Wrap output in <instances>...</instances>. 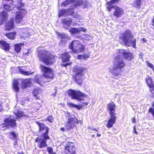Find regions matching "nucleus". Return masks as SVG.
Wrapping results in <instances>:
<instances>
[{"label": "nucleus", "instance_id": "obj_1", "mask_svg": "<svg viewBox=\"0 0 154 154\" xmlns=\"http://www.w3.org/2000/svg\"><path fill=\"white\" fill-rule=\"evenodd\" d=\"M35 123L38 126L39 132H42L45 131L42 133L41 137H36L35 139V142L36 143L38 142V146L40 148L47 147L48 145L47 141L50 139L49 135V128L44 123L36 121Z\"/></svg>", "mask_w": 154, "mask_h": 154}, {"label": "nucleus", "instance_id": "obj_2", "mask_svg": "<svg viewBox=\"0 0 154 154\" xmlns=\"http://www.w3.org/2000/svg\"><path fill=\"white\" fill-rule=\"evenodd\" d=\"M37 53L38 59L47 66L53 65L56 61L57 56L48 51L38 50Z\"/></svg>", "mask_w": 154, "mask_h": 154}, {"label": "nucleus", "instance_id": "obj_3", "mask_svg": "<svg viewBox=\"0 0 154 154\" xmlns=\"http://www.w3.org/2000/svg\"><path fill=\"white\" fill-rule=\"evenodd\" d=\"M124 45L127 47L132 46L136 48V40L134 38V35L130 29L126 30L121 34L119 37Z\"/></svg>", "mask_w": 154, "mask_h": 154}, {"label": "nucleus", "instance_id": "obj_4", "mask_svg": "<svg viewBox=\"0 0 154 154\" xmlns=\"http://www.w3.org/2000/svg\"><path fill=\"white\" fill-rule=\"evenodd\" d=\"M113 65V67L109 68V72L116 77L121 74L122 69L125 66V63L120 55H118L115 57Z\"/></svg>", "mask_w": 154, "mask_h": 154}, {"label": "nucleus", "instance_id": "obj_5", "mask_svg": "<svg viewBox=\"0 0 154 154\" xmlns=\"http://www.w3.org/2000/svg\"><path fill=\"white\" fill-rule=\"evenodd\" d=\"M87 68L82 66H76L73 68L72 70L73 72L75 73L72 75L73 80L81 86L82 84L85 74L87 72Z\"/></svg>", "mask_w": 154, "mask_h": 154}, {"label": "nucleus", "instance_id": "obj_6", "mask_svg": "<svg viewBox=\"0 0 154 154\" xmlns=\"http://www.w3.org/2000/svg\"><path fill=\"white\" fill-rule=\"evenodd\" d=\"M116 105L113 102H111L107 104V109L109 111L110 118L108 120L106 124V126L108 128L113 127V125L116 122Z\"/></svg>", "mask_w": 154, "mask_h": 154}, {"label": "nucleus", "instance_id": "obj_7", "mask_svg": "<svg viewBox=\"0 0 154 154\" xmlns=\"http://www.w3.org/2000/svg\"><path fill=\"white\" fill-rule=\"evenodd\" d=\"M20 0L17 3L18 6L16 7L17 9L19 10L16 12L15 17V21L17 23H20L23 20L24 17L27 14V11L25 9L22 8V7L25 6V4Z\"/></svg>", "mask_w": 154, "mask_h": 154}, {"label": "nucleus", "instance_id": "obj_8", "mask_svg": "<svg viewBox=\"0 0 154 154\" xmlns=\"http://www.w3.org/2000/svg\"><path fill=\"white\" fill-rule=\"evenodd\" d=\"M69 49L71 50V52L75 54L77 52H82L85 50V46L77 40L72 41L68 45Z\"/></svg>", "mask_w": 154, "mask_h": 154}, {"label": "nucleus", "instance_id": "obj_9", "mask_svg": "<svg viewBox=\"0 0 154 154\" xmlns=\"http://www.w3.org/2000/svg\"><path fill=\"white\" fill-rule=\"evenodd\" d=\"M41 70L43 72V76L47 79L52 80L55 77V74L53 69L49 67L41 65Z\"/></svg>", "mask_w": 154, "mask_h": 154}, {"label": "nucleus", "instance_id": "obj_10", "mask_svg": "<svg viewBox=\"0 0 154 154\" xmlns=\"http://www.w3.org/2000/svg\"><path fill=\"white\" fill-rule=\"evenodd\" d=\"M67 94L71 97L72 99H75L78 101L83 100V99L81 97L87 96L86 95L79 91H76L72 89L68 90Z\"/></svg>", "mask_w": 154, "mask_h": 154}, {"label": "nucleus", "instance_id": "obj_11", "mask_svg": "<svg viewBox=\"0 0 154 154\" xmlns=\"http://www.w3.org/2000/svg\"><path fill=\"white\" fill-rule=\"evenodd\" d=\"M79 122V121L76 117H70L68 118L65 126L66 129L69 130L75 127V124H77Z\"/></svg>", "mask_w": 154, "mask_h": 154}, {"label": "nucleus", "instance_id": "obj_12", "mask_svg": "<svg viewBox=\"0 0 154 154\" xmlns=\"http://www.w3.org/2000/svg\"><path fill=\"white\" fill-rule=\"evenodd\" d=\"M76 149L74 143L69 142L66 144L64 150L66 154H76Z\"/></svg>", "mask_w": 154, "mask_h": 154}, {"label": "nucleus", "instance_id": "obj_13", "mask_svg": "<svg viewBox=\"0 0 154 154\" xmlns=\"http://www.w3.org/2000/svg\"><path fill=\"white\" fill-rule=\"evenodd\" d=\"M119 54L122 55L124 59L129 60H131L134 58L132 54L130 52H127L126 50L120 49L119 50Z\"/></svg>", "mask_w": 154, "mask_h": 154}, {"label": "nucleus", "instance_id": "obj_14", "mask_svg": "<svg viewBox=\"0 0 154 154\" xmlns=\"http://www.w3.org/2000/svg\"><path fill=\"white\" fill-rule=\"evenodd\" d=\"M3 121L4 123H6L8 128H14L17 127L16 119L15 118L8 117L5 119Z\"/></svg>", "mask_w": 154, "mask_h": 154}, {"label": "nucleus", "instance_id": "obj_15", "mask_svg": "<svg viewBox=\"0 0 154 154\" xmlns=\"http://www.w3.org/2000/svg\"><path fill=\"white\" fill-rule=\"evenodd\" d=\"M31 78L22 79L21 82V88L23 89L31 87L32 85Z\"/></svg>", "mask_w": 154, "mask_h": 154}, {"label": "nucleus", "instance_id": "obj_16", "mask_svg": "<svg viewBox=\"0 0 154 154\" xmlns=\"http://www.w3.org/2000/svg\"><path fill=\"white\" fill-rule=\"evenodd\" d=\"M114 11L113 13V15L116 18L121 17L124 13V11L123 9L118 6H115L114 7Z\"/></svg>", "mask_w": 154, "mask_h": 154}, {"label": "nucleus", "instance_id": "obj_17", "mask_svg": "<svg viewBox=\"0 0 154 154\" xmlns=\"http://www.w3.org/2000/svg\"><path fill=\"white\" fill-rule=\"evenodd\" d=\"M71 55L69 54V51H66L60 54V59L63 63L68 62L70 61Z\"/></svg>", "mask_w": 154, "mask_h": 154}, {"label": "nucleus", "instance_id": "obj_18", "mask_svg": "<svg viewBox=\"0 0 154 154\" xmlns=\"http://www.w3.org/2000/svg\"><path fill=\"white\" fill-rule=\"evenodd\" d=\"M5 29L7 31H10L14 29L15 24L14 19L12 18L8 21L5 24Z\"/></svg>", "mask_w": 154, "mask_h": 154}, {"label": "nucleus", "instance_id": "obj_19", "mask_svg": "<svg viewBox=\"0 0 154 154\" xmlns=\"http://www.w3.org/2000/svg\"><path fill=\"white\" fill-rule=\"evenodd\" d=\"M26 67V66H18L17 68L18 69V70L20 73L24 75L28 76L30 75H32L34 73V72H31V71H24V70Z\"/></svg>", "mask_w": 154, "mask_h": 154}, {"label": "nucleus", "instance_id": "obj_20", "mask_svg": "<svg viewBox=\"0 0 154 154\" xmlns=\"http://www.w3.org/2000/svg\"><path fill=\"white\" fill-rule=\"evenodd\" d=\"M8 17V13L3 11L0 13V25H2L4 22L7 21Z\"/></svg>", "mask_w": 154, "mask_h": 154}, {"label": "nucleus", "instance_id": "obj_21", "mask_svg": "<svg viewBox=\"0 0 154 154\" xmlns=\"http://www.w3.org/2000/svg\"><path fill=\"white\" fill-rule=\"evenodd\" d=\"M0 47L5 51H7L10 49V45L3 40H0Z\"/></svg>", "mask_w": 154, "mask_h": 154}, {"label": "nucleus", "instance_id": "obj_22", "mask_svg": "<svg viewBox=\"0 0 154 154\" xmlns=\"http://www.w3.org/2000/svg\"><path fill=\"white\" fill-rule=\"evenodd\" d=\"M34 80L36 83L39 85H41V83H45L44 78L43 76L40 75H35Z\"/></svg>", "mask_w": 154, "mask_h": 154}, {"label": "nucleus", "instance_id": "obj_23", "mask_svg": "<svg viewBox=\"0 0 154 154\" xmlns=\"http://www.w3.org/2000/svg\"><path fill=\"white\" fill-rule=\"evenodd\" d=\"M5 134L8 135V137L10 139L15 140H17V137L18 136V135L13 131H10L9 133H6Z\"/></svg>", "mask_w": 154, "mask_h": 154}, {"label": "nucleus", "instance_id": "obj_24", "mask_svg": "<svg viewBox=\"0 0 154 154\" xmlns=\"http://www.w3.org/2000/svg\"><path fill=\"white\" fill-rule=\"evenodd\" d=\"M14 114L15 115L17 119H20L22 117H28V116L25 114L24 112L20 110H17Z\"/></svg>", "mask_w": 154, "mask_h": 154}, {"label": "nucleus", "instance_id": "obj_25", "mask_svg": "<svg viewBox=\"0 0 154 154\" xmlns=\"http://www.w3.org/2000/svg\"><path fill=\"white\" fill-rule=\"evenodd\" d=\"M39 89L37 88H35L32 91V93L33 96L35 98L36 100H39L41 99V98L40 95L41 94L39 92Z\"/></svg>", "mask_w": 154, "mask_h": 154}, {"label": "nucleus", "instance_id": "obj_26", "mask_svg": "<svg viewBox=\"0 0 154 154\" xmlns=\"http://www.w3.org/2000/svg\"><path fill=\"white\" fill-rule=\"evenodd\" d=\"M16 34V32H11L4 34V35L9 39L14 40L15 39Z\"/></svg>", "mask_w": 154, "mask_h": 154}, {"label": "nucleus", "instance_id": "obj_27", "mask_svg": "<svg viewBox=\"0 0 154 154\" xmlns=\"http://www.w3.org/2000/svg\"><path fill=\"white\" fill-rule=\"evenodd\" d=\"M19 82L17 80H14L13 84V87L14 91L17 93L19 90V87L18 86Z\"/></svg>", "mask_w": 154, "mask_h": 154}, {"label": "nucleus", "instance_id": "obj_28", "mask_svg": "<svg viewBox=\"0 0 154 154\" xmlns=\"http://www.w3.org/2000/svg\"><path fill=\"white\" fill-rule=\"evenodd\" d=\"M23 43H19L15 44L14 45V50L17 53L20 52L21 47L24 46Z\"/></svg>", "mask_w": 154, "mask_h": 154}, {"label": "nucleus", "instance_id": "obj_29", "mask_svg": "<svg viewBox=\"0 0 154 154\" xmlns=\"http://www.w3.org/2000/svg\"><path fill=\"white\" fill-rule=\"evenodd\" d=\"M58 37H60L62 40L63 39H68L69 37L67 34H66L64 33H59L58 32H56Z\"/></svg>", "mask_w": 154, "mask_h": 154}, {"label": "nucleus", "instance_id": "obj_30", "mask_svg": "<svg viewBox=\"0 0 154 154\" xmlns=\"http://www.w3.org/2000/svg\"><path fill=\"white\" fill-rule=\"evenodd\" d=\"M69 9H63L61 10H60L59 11V17H61L62 16H65L67 15V10H69Z\"/></svg>", "mask_w": 154, "mask_h": 154}, {"label": "nucleus", "instance_id": "obj_31", "mask_svg": "<svg viewBox=\"0 0 154 154\" xmlns=\"http://www.w3.org/2000/svg\"><path fill=\"white\" fill-rule=\"evenodd\" d=\"M62 23L63 25H66L68 26H69L71 24L72 20L71 19L69 20H67L66 19H63L62 20Z\"/></svg>", "mask_w": 154, "mask_h": 154}, {"label": "nucleus", "instance_id": "obj_32", "mask_svg": "<svg viewBox=\"0 0 154 154\" xmlns=\"http://www.w3.org/2000/svg\"><path fill=\"white\" fill-rule=\"evenodd\" d=\"M145 81L148 86L153 83V81L152 79L149 75L147 76V77L145 79Z\"/></svg>", "mask_w": 154, "mask_h": 154}, {"label": "nucleus", "instance_id": "obj_33", "mask_svg": "<svg viewBox=\"0 0 154 154\" xmlns=\"http://www.w3.org/2000/svg\"><path fill=\"white\" fill-rule=\"evenodd\" d=\"M68 105L71 107H75L78 109H80L82 108L83 106L82 105H77L75 104L72 103H68Z\"/></svg>", "mask_w": 154, "mask_h": 154}, {"label": "nucleus", "instance_id": "obj_34", "mask_svg": "<svg viewBox=\"0 0 154 154\" xmlns=\"http://www.w3.org/2000/svg\"><path fill=\"white\" fill-rule=\"evenodd\" d=\"M75 2V0H67L63 2L62 3L61 5L65 7L71 4L74 3Z\"/></svg>", "mask_w": 154, "mask_h": 154}, {"label": "nucleus", "instance_id": "obj_35", "mask_svg": "<svg viewBox=\"0 0 154 154\" xmlns=\"http://www.w3.org/2000/svg\"><path fill=\"white\" fill-rule=\"evenodd\" d=\"M69 32L72 34H75L80 33L81 30L77 28H72L69 30Z\"/></svg>", "mask_w": 154, "mask_h": 154}, {"label": "nucleus", "instance_id": "obj_36", "mask_svg": "<svg viewBox=\"0 0 154 154\" xmlns=\"http://www.w3.org/2000/svg\"><path fill=\"white\" fill-rule=\"evenodd\" d=\"M133 3L134 5V6L138 8H140L141 5L142 4L141 0H135L134 2Z\"/></svg>", "mask_w": 154, "mask_h": 154}, {"label": "nucleus", "instance_id": "obj_37", "mask_svg": "<svg viewBox=\"0 0 154 154\" xmlns=\"http://www.w3.org/2000/svg\"><path fill=\"white\" fill-rule=\"evenodd\" d=\"M75 2V3L74 5L75 7L77 6H80L81 5L83 4V2L82 0H77Z\"/></svg>", "mask_w": 154, "mask_h": 154}, {"label": "nucleus", "instance_id": "obj_38", "mask_svg": "<svg viewBox=\"0 0 154 154\" xmlns=\"http://www.w3.org/2000/svg\"><path fill=\"white\" fill-rule=\"evenodd\" d=\"M69 9L68 10H67V11H66V13L67 15H72L74 13V9L73 8H66V9Z\"/></svg>", "mask_w": 154, "mask_h": 154}, {"label": "nucleus", "instance_id": "obj_39", "mask_svg": "<svg viewBox=\"0 0 154 154\" xmlns=\"http://www.w3.org/2000/svg\"><path fill=\"white\" fill-rule=\"evenodd\" d=\"M8 128V126L6 124V123H4L0 125V130L1 131H4Z\"/></svg>", "mask_w": 154, "mask_h": 154}, {"label": "nucleus", "instance_id": "obj_40", "mask_svg": "<svg viewBox=\"0 0 154 154\" xmlns=\"http://www.w3.org/2000/svg\"><path fill=\"white\" fill-rule=\"evenodd\" d=\"M114 4V3L112 0H110L109 1L107 2H106V4L107 5V7H114V8L115 6H113Z\"/></svg>", "mask_w": 154, "mask_h": 154}, {"label": "nucleus", "instance_id": "obj_41", "mask_svg": "<svg viewBox=\"0 0 154 154\" xmlns=\"http://www.w3.org/2000/svg\"><path fill=\"white\" fill-rule=\"evenodd\" d=\"M3 7L7 11H8L11 10V6L9 4H4L3 5Z\"/></svg>", "mask_w": 154, "mask_h": 154}, {"label": "nucleus", "instance_id": "obj_42", "mask_svg": "<svg viewBox=\"0 0 154 154\" xmlns=\"http://www.w3.org/2000/svg\"><path fill=\"white\" fill-rule=\"evenodd\" d=\"M149 88V90L152 93L154 91V84H152L148 86Z\"/></svg>", "mask_w": 154, "mask_h": 154}, {"label": "nucleus", "instance_id": "obj_43", "mask_svg": "<svg viewBox=\"0 0 154 154\" xmlns=\"http://www.w3.org/2000/svg\"><path fill=\"white\" fill-rule=\"evenodd\" d=\"M47 151L50 154H56L55 152H53V148L51 147H48L47 148Z\"/></svg>", "mask_w": 154, "mask_h": 154}, {"label": "nucleus", "instance_id": "obj_44", "mask_svg": "<svg viewBox=\"0 0 154 154\" xmlns=\"http://www.w3.org/2000/svg\"><path fill=\"white\" fill-rule=\"evenodd\" d=\"M28 36V33L26 32H23L22 35H21V38L23 39H25Z\"/></svg>", "mask_w": 154, "mask_h": 154}, {"label": "nucleus", "instance_id": "obj_45", "mask_svg": "<svg viewBox=\"0 0 154 154\" xmlns=\"http://www.w3.org/2000/svg\"><path fill=\"white\" fill-rule=\"evenodd\" d=\"M46 120L48 121L49 122L51 123H52L54 120V118L52 115H51L47 117Z\"/></svg>", "mask_w": 154, "mask_h": 154}, {"label": "nucleus", "instance_id": "obj_46", "mask_svg": "<svg viewBox=\"0 0 154 154\" xmlns=\"http://www.w3.org/2000/svg\"><path fill=\"white\" fill-rule=\"evenodd\" d=\"M146 63L147 64V65L150 68L152 69L153 71H154V66L152 64L149 62L148 61H146Z\"/></svg>", "mask_w": 154, "mask_h": 154}, {"label": "nucleus", "instance_id": "obj_47", "mask_svg": "<svg viewBox=\"0 0 154 154\" xmlns=\"http://www.w3.org/2000/svg\"><path fill=\"white\" fill-rule=\"evenodd\" d=\"M72 64V62H71L69 63H66L65 64H63L62 66L66 67L68 66H70Z\"/></svg>", "mask_w": 154, "mask_h": 154}, {"label": "nucleus", "instance_id": "obj_48", "mask_svg": "<svg viewBox=\"0 0 154 154\" xmlns=\"http://www.w3.org/2000/svg\"><path fill=\"white\" fill-rule=\"evenodd\" d=\"M29 52L28 51L26 52L23 53V57H26L27 56L29 55Z\"/></svg>", "mask_w": 154, "mask_h": 154}, {"label": "nucleus", "instance_id": "obj_49", "mask_svg": "<svg viewBox=\"0 0 154 154\" xmlns=\"http://www.w3.org/2000/svg\"><path fill=\"white\" fill-rule=\"evenodd\" d=\"M83 56L84 60L87 59L89 57V55L88 54H84L83 55Z\"/></svg>", "mask_w": 154, "mask_h": 154}, {"label": "nucleus", "instance_id": "obj_50", "mask_svg": "<svg viewBox=\"0 0 154 154\" xmlns=\"http://www.w3.org/2000/svg\"><path fill=\"white\" fill-rule=\"evenodd\" d=\"M77 58L79 60H82L83 59V56L82 55L80 54L77 56Z\"/></svg>", "mask_w": 154, "mask_h": 154}, {"label": "nucleus", "instance_id": "obj_51", "mask_svg": "<svg viewBox=\"0 0 154 154\" xmlns=\"http://www.w3.org/2000/svg\"><path fill=\"white\" fill-rule=\"evenodd\" d=\"M79 30H81V31H82L84 32H86V29H84L82 27H81L79 29Z\"/></svg>", "mask_w": 154, "mask_h": 154}, {"label": "nucleus", "instance_id": "obj_52", "mask_svg": "<svg viewBox=\"0 0 154 154\" xmlns=\"http://www.w3.org/2000/svg\"><path fill=\"white\" fill-rule=\"evenodd\" d=\"M151 24L154 27V17H153L152 20Z\"/></svg>", "mask_w": 154, "mask_h": 154}, {"label": "nucleus", "instance_id": "obj_53", "mask_svg": "<svg viewBox=\"0 0 154 154\" xmlns=\"http://www.w3.org/2000/svg\"><path fill=\"white\" fill-rule=\"evenodd\" d=\"M112 8H114V7H107V8L109 11H110L111 10Z\"/></svg>", "mask_w": 154, "mask_h": 154}, {"label": "nucleus", "instance_id": "obj_54", "mask_svg": "<svg viewBox=\"0 0 154 154\" xmlns=\"http://www.w3.org/2000/svg\"><path fill=\"white\" fill-rule=\"evenodd\" d=\"M114 3V4L115 3H118L120 0H112Z\"/></svg>", "mask_w": 154, "mask_h": 154}, {"label": "nucleus", "instance_id": "obj_55", "mask_svg": "<svg viewBox=\"0 0 154 154\" xmlns=\"http://www.w3.org/2000/svg\"><path fill=\"white\" fill-rule=\"evenodd\" d=\"M99 129V128L97 129V128H92V130L95 131H97V132H98L99 131V130H98Z\"/></svg>", "mask_w": 154, "mask_h": 154}, {"label": "nucleus", "instance_id": "obj_56", "mask_svg": "<svg viewBox=\"0 0 154 154\" xmlns=\"http://www.w3.org/2000/svg\"><path fill=\"white\" fill-rule=\"evenodd\" d=\"M142 41L144 43H146L147 42V40L145 38H143L142 39Z\"/></svg>", "mask_w": 154, "mask_h": 154}, {"label": "nucleus", "instance_id": "obj_57", "mask_svg": "<svg viewBox=\"0 0 154 154\" xmlns=\"http://www.w3.org/2000/svg\"><path fill=\"white\" fill-rule=\"evenodd\" d=\"M132 122L134 123L136 122V119H135V117H134V118H133V119H132Z\"/></svg>", "mask_w": 154, "mask_h": 154}, {"label": "nucleus", "instance_id": "obj_58", "mask_svg": "<svg viewBox=\"0 0 154 154\" xmlns=\"http://www.w3.org/2000/svg\"><path fill=\"white\" fill-rule=\"evenodd\" d=\"M82 104L84 106H87L88 105V103L87 102H82Z\"/></svg>", "mask_w": 154, "mask_h": 154}, {"label": "nucleus", "instance_id": "obj_59", "mask_svg": "<svg viewBox=\"0 0 154 154\" xmlns=\"http://www.w3.org/2000/svg\"><path fill=\"white\" fill-rule=\"evenodd\" d=\"M66 115H67V117H69L70 116V113L68 112H66Z\"/></svg>", "mask_w": 154, "mask_h": 154}, {"label": "nucleus", "instance_id": "obj_60", "mask_svg": "<svg viewBox=\"0 0 154 154\" xmlns=\"http://www.w3.org/2000/svg\"><path fill=\"white\" fill-rule=\"evenodd\" d=\"M60 130L63 131H65V129L63 127L61 128H60Z\"/></svg>", "mask_w": 154, "mask_h": 154}, {"label": "nucleus", "instance_id": "obj_61", "mask_svg": "<svg viewBox=\"0 0 154 154\" xmlns=\"http://www.w3.org/2000/svg\"><path fill=\"white\" fill-rule=\"evenodd\" d=\"M134 132L136 134H138L137 131L136 130L135 127H134Z\"/></svg>", "mask_w": 154, "mask_h": 154}, {"label": "nucleus", "instance_id": "obj_62", "mask_svg": "<svg viewBox=\"0 0 154 154\" xmlns=\"http://www.w3.org/2000/svg\"><path fill=\"white\" fill-rule=\"evenodd\" d=\"M101 136V134H99L98 133H97V137H100Z\"/></svg>", "mask_w": 154, "mask_h": 154}, {"label": "nucleus", "instance_id": "obj_63", "mask_svg": "<svg viewBox=\"0 0 154 154\" xmlns=\"http://www.w3.org/2000/svg\"><path fill=\"white\" fill-rule=\"evenodd\" d=\"M18 154H24V153L23 152H18L17 153Z\"/></svg>", "mask_w": 154, "mask_h": 154}, {"label": "nucleus", "instance_id": "obj_64", "mask_svg": "<svg viewBox=\"0 0 154 154\" xmlns=\"http://www.w3.org/2000/svg\"><path fill=\"white\" fill-rule=\"evenodd\" d=\"M95 137V135L94 134H93L91 136V137L92 138H93Z\"/></svg>", "mask_w": 154, "mask_h": 154}]
</instances>
